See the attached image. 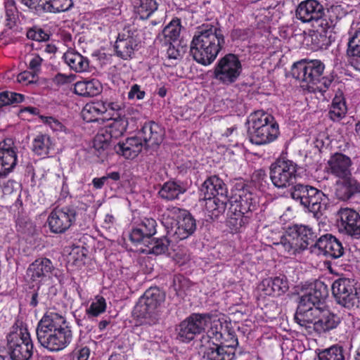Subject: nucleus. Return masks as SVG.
<instances>
[{
	"label": "nucleus",
	"mask_w": 360,
	"mask_h": 360,
	"mask_svg": "<svg viewBox=\"0 0 360 360\" xmlns=\"http://www.w3.org/2000/svg\"><path fill=\"white\" fill-rule=\"evenodd\" d=\"M65 319L54 311H47L38 323L36 333L40 345L51 352L68 347L72 340L71 330L65 326Z\"/></svg>",
	"instance_id": "1"
},
{
	"label": "nucleus",
	"mask_w": 360,
	"mask_h": 360,
	"mask_svg": "<svg viewBox=\"0 0 360 360\" xmlns=\"http://www.w3.org/2000/svg\"><path fill=\"white\" fill-rule=\"evenodd\" d=\"M225 44L222 31L214 25L200 27L191 43L190 52L193 59L203 65L214 62Z\"/></svg>",
	"instance_id": "2"
},
{
	"label": "nucleus",
	"mask_w": 360,
	"mask_h": 360,
	"mask_svg": "<svg viewBox=\"0 0 360 360\" xmlns=\"http://www.w3.org/2000/svg\"><path fill=\"white\" fill-rule=\"evenodd\" d=\"M325 66L320 60H302L295 63L292 68V76L302 83V86L309 90L316 89L326 91L332 80L323 77Z\"/></svg>",
	"instance_id": "3"
},
{
	"label": "nucleus",
	"mask_w": 360,
	"mask_h": 360,
	"mask_svg": "<svg viewBox=\"0 0 360 360\" xmlns=\"http://www.w3.org/2000/svg\"><path fill=\"white\" fill-rule=\"evenodd\" d=\"M250 141L256 145H265L278 136L279 127L274 117L262 110L251 114L248 119Z\"/></svg>",
	"instance_id": "4"
},
{
	"label": "nucleus",
	"mask_w": 360,
	"mask_h": 360,
	"mask_svg": "<svg viewBox=\"0 0 360 360\" xmlns=\"http://www.w3.org/2000/svg\"><path fill=\"white\" fill-rule=\"evenodd\" d=\"M165 214L168 217H176L174 224L169 221L164 222L167 229V235L174 241L186 239L195 232V220L186 210L171 207L167 208L164 215Z\"/></svg>",
	"instance_id": "5"
},
{
	"label": "nucleus",
	"mask_w": 360,
	"mask_h": 360,
	"mask_svg": "<svg viewBox=\"0 0 360 360\" xmlns=\"http://www.w3.org/2000/svg\"><path fill=\"white\" fill-rule=\"evenodd\" d=\"M6 339L12 359L29 360L32 356L34 345L26 326L21 323L20 326H13Z\"/></svg>",
	"instance_id": "6"
},
{
	"label": "nucleus",
	"mask_w": 360,
	"mask_h": 360,
	"mask_svg": "<svg viewBox=\"0 0 360 360\" xmlns=\"http://www.w3.org/2000/svg\"><path fill=\"white\" fill-rule=\"evenodd\" d=\"M291 196L296 201H299L316 219H319L326 209V195L321 191L313 186L296 184L291 192Z\"/></svg>",
	"instance_id": "7"
},
{
	"label": "nucleus",
	"mask_w": 360,
	"mask_h": 360,
	"mask_svg": "<svg viewBox=\"0 0 360 360\" xmlns=\"http://www.w3.org/2000/svg\"><path fill=\"white\" fill-rule=\"evenodd\" d=\"M165 301V294L157 288L148 289L135 305L133 314L149 324L154 323L160 315V307Z\"/></svg>",
	"instance_id": "8"
},
{
	"label": "nucleus",
	"mask_w": 360,
	"mask_h": 360,
	"mask_svg": "<svg viewBox=\"0 0 360 360\" xmlns=\"http://www.w3.org/2000/svg\"><path fill=\"white\" fill-rule=\"evenodd\" d=\"M242 72V65L238 58L232 53L225 55L215 64L213 78L219 84L230 85L234 83Z\"/></svg>",
	"instance_id": "9"
},
{
	"label": "nucleus",
	"mask_w": 360,
	"mask_h": 360,
	"mask_svg": "<svg viewBox=\"0 0 360 360\" xmlns=\"http://www.w3.org/2000/svg\"><path fill=\"white\" fill-rule=\"evenodd\" d=\"M211 318L209 315L193 314L176 327V338L181 342H189L197 335L204 331L208 325L211 326Z\"/></svg>",
	"instance_id": "10"
},
{
	"label": "nucleus",
	"mask_w": 360,
	"mask_h": 360,
	"mask_svg": "<svg viewBox=\"0 0 360 360\" xmlns=\"http://www.w3.org/2000/svg\"><path fill=\"white\" fill-rule=\"evenodd\" d=\"M297 174V165L289 160L278 159L270 167V179L273 184L283 188L292 184Z\"/></svg>",
	"instance_id": "11"
},
{
	"label": "nucleus",
	"mask_w": 360,
	"mask_h": 360,
	"mask_svg": "<svg viewBox=\"0 0 360 360\" xmlns=\"http://www.w3.org/2000/svg\"><path fill=\"white\" fill-rule=\"evenodd\" d=\"M355 284L354 280L347 278H340L333 282L332 292L339 304L348 309L357 307L359 297Z\"/></svg>",
	"instance_id": "12"
},
{
	"label": "nucleus",
	"mask_w": 360,
	"mask_h": 360,
	"mask_svg": "<svg viewBox=\"0 0 360 360\" xmlns=\"http://www.w3.org/2000/svg\"><path fill=\"white\" fill-rule=\"evenodd\" d=\"M140 31L133 25L126 26L119 34L115 49L117 56L124 60L132 58L140 43Z\"/></svg>",
	"instance_id": "13"
},
{
	"label": "nucleus",
	"mask_w": 360,
	"mask_h": 360,
	"mask_svg": "<svg viewBox=\"0 0 360 360\" xmlns=\"http://www.w3.org/2000/svg\"><path fill=\"white\" fill-rule=\"evenodd\" d=\"M76 209L72 206L56 207L48 217V224L51 232H65L75 221Z\"/></svg>",
	"instance_id": "14"
},
{
	"label": "nucleus",
	"mask_w": 360,
	"mask_h": 360,
	"mask_svg": "<svg viewBox=\"0 0 360 360\" xmlns=\"http://www.w3.org/2000/svg\"><path fill=\"white\" fill-rule=\"evenodd\" d=\"M157 222L151 217H143L134 222L130 232L129 239L136 244H139L150 239L156 233Z\"/></svg>",
	"instance_id": "15"
},
{
	"label": "nucleus",
	"mask_w": 360,
	"mask_h": 360,
	"mask_svg": "<svg viewBox=\"0 0 360 360\" xmlns=\"http://www.w3.org/2000/svg\"><path fill=\"white\" fill-rule=\"evenodd\" d=\"M337 216L339 219V226L346 233L356 238H360V214L355 210L345 207L340 208Z\"/></svg>",
	"instance_id": "16"
},
{
	"label": "nucleus",
	"mask_w": 360,
	"mask_h": 360,
	"mask_svg": "<svg viewBox=\"0 0 360 360\" xmlns=\"http://www.w3.org/2000/svg\"><path fill=\"white\" fill-rule=\"evenodd\" d=\"M352 161L345 154L336 153L327 162L326 172L336 178L341 179L352 176Z\"/></svg>",
	"instance_id": "17"
},
{
	"label": "nucleus",
	"mask_w": 360,
	"mask_h": 360,
	"mask_svg": "<svg viewBox=\"0 0 360 360\" xmlns=\"http://www.w3.org/2000/svg\"><path fill=\"white\" fill-rule=\"evenodd\" d=\"M318 254L331 259H338L344 254L342 243L331 234L321 236L315 243Z\"/></svg>",
	"instance_id": "18"
},
{
	"label": "nucleus",
	"mask_w": 360,
	"mask_h": 360,
	"mask_svg": "<svg viewBox=\"0 0 360 360\" xmlns=\"http://www.w3.org/2000/svg\"><path fill=\"white\" fill-rule=\"evenodd\" d=\"M57 269L51 259L46 257H40L30 264L27 274L33 281H41L45 278H51L56 276Z\"/></svg>",
	"instance_id": "19"
},
{
	"label": "nucleus",
	"mask_w": 360,
	"mask_h": 360,
	"mask_svg": "<svg viewBox=\"0 0 360 360\" xmlns=\"http://www.w3.org/2000/svg\"><path fill=\"white\" fill-rule=\"evenodd\" d=\"M17 155L12 139L0 142V176H7L15 167Z\"/></svg>",
	"instance_id": "20"
},
{
	"label": "nucleus",
	"mask_w": 360,
	"mask_h": 360,
	"mask_svg": "<svg viewBox=\"0 0 360 360\" xmlns=\"http://www.w3.org/2000/svg\"><path fill=\"white\" fill-rule=\"evenodd\" d=\"M230 205L234 211L239 210L241 213L248 214L256 207L257 200L248 187L241 186L231 197Z\"/></svg>",
	"instance_id": "21"
},
{
	"label": "nucleus",
	"mask_w": 360,
	"mask_h": 360,
	"mask_svg": "<svg viewBox=\"0 0 360 360\" xmlns=\"http://www.w3.org/2000/svg\"><path fill=\"white\" fill-rule=\"evenodd\" d=\"M230 339H238L234 331L224 327L223 323L219 319L212 321L211 326L200 338L202 344H207L211 342H219Z\"/></svg>",
	"instance_id": "22"
},
{
	"label": "nucleus",
	"mask_w": 360,
	"mask_h": 360,
	"mask_svg": "<svg viewBox=\"0 0 360 360\" xmlns=\"http://www.w3.org/2000/svg\"><path fill=\"white\" fill-rule=\"evenodd\" d=\"M359 193L360 183L352 176L339 179L335 182V195L340 200L347 201Z\"/></svg>",
	"instance_id": "23"
},
{
	"label": "nucleus",
	"mask_w": 360,
	"mask_h": 360,
	"mask_svg": "<svg viewBox=\"0 0 360 360\" xmlns=\"http://www.w3.org/2000/svg\"><path fill=\"white\" fill-rule=\"evenodd\" d=\"M227 193L226 185L215 175L207 178L200 189V195L202 200L226 195Z\"/></svg>",
	"instance_id": "24"
},
{
	"label": "nucleus",
	"mask_w": 360,
	"mask_h": 360,
	"mask_svg": "<svg viewBox=\"0 0 360 360\" xmlns=\"http://www.w3.org/2000/svg\"><path fill=\"white\" fill-rule=\"evenodd\" d=\"M164 136L163 129L157 123L150 122L146 123L139 133V138L144 142L147 148H153L159 146Z\"/></svg>",
	"instance_id": "25"
},
{
	"label": "nucleus",
	"mask_w": 360,
	"mask_h": 360,
	"mask_svg": "<svg viewBox=\"0 0 360 360\" xmlns=\"http://www.w3.org/2000/svg\"><path fill=\"white\" fill-rule=\"evenodd\" d=\"M200 347L202 356L207 360H234L236 356L232 352V349L225 348L216 341L207 344L200 342Z\"/></svg>",
	"instance_id": "26"
},
{
	"label": "nucleus",
	"mask_w": 360,
	"mask_h": 360,
	"mask_svg": "<svg viewBox=\"0 0 360 360\" xmlns=\"http://www.w3.org/2000/svg\"><path fill=\"white\" fill-rule=\"evenodd\" d=\"M323 8V6L316 0L303 1L297 6L295 15L302 22L311 23L316 16H320Z\"/></svg>",
	"instance_id": "27"
},
{
	"label": "nucleus",
	"mask_w": 360,
	"mask_h": 360,
	"mask_svg": "<svg viewBox=\"0 0 360 360\" xmlns=\"http://www.w3.org/2000/svg\"><path fill=\"white\" fill-rule=\"evenodd\" d=\"M143 146V143L141 141V139H139V136H133L127 139L122 143H117L114 146V150L126 159H133L139 154Z\"/></svg>",
	"instance_id": "28"
},
{
	"label": "nucleus",
	"mask_w": 360,
	"mask_h": 360,
	"mask_svg": "<svg viewBox=\"0 0 360 360\" xmlns=\"http://www.w3.org/2000/svg\"><path fill=\"white\" fill-rule=\"evenodd\" d=\"M340 323V317L328 309H319L314 330L319 333H326L335 328Z\"/></svg>",
	"instance_id": "29"
},
{
	"label": "nucleus",
	"mask_w": 360,
	"mask_h": 360,
	"mask_svg": "<svg viewBox=\"0 0 360 360\" xmlns=\"http://www.w3.org/2000/svg\"><path fill=\"white\" fill-rule=\"evenodd\" d=\"M320 307H311L307 304L300 303L295 314V321L300 326L306 328H311L316 322Z\"/></svg>",
	"instance_id": "30"
},
{
	"label": "nucleus",
	"mask_w": 360,
	"mask_h": 360,
	"mask_svg": "<svg viewBox=\"0 0 360 360\" xmlns=\"http://www.w3.org/2000/svg\"><path fill=\"white\" fill-rule=\"evenodd\" d=\"M347 55L349 63L360 71V28L351 30L349 32Z\"/></svg>",
	"instance_id": "31"
},
{
	"label": "nucleus",
	"mask_w": 360,
	"mask_h": 360,
	"mask_svg": "<svg viewBox=\"0 0 360 360\" xmlns=\"http://www.w3.org/2000/svg\"><path fill=\"white\" fill-rule=\"evenodd\" d=\"M63 60L69 68L75 72H84L89 69V58L74 49H68L64 53Z\"/></svg>",
	"instance_id": "32"
},
{
	"label": "nucleus",
	"mask_w": 360,
	"mask_h": 360,
	"mask_svg": "<svg viewBox=\"0 0 360 360\" xmlns=\"http://www.w3.org/2000/svg\"><path fill=\"white\" fill-rule=\"evenodd\" d=\"M273 245L275 250L285 257L295 255L302 250V248L303 247V245L298 243L297 239L292 236L290 230L280 238L279 241L274 242Z\"/></svg>",
	"instance_id": "33"
},
{
	"label": "nucleus",
	"mask_w": 360,
	"mask_h": 360,
	"mask_svg": "<svg viewBox=\"0 0 360 360\" xmlns=\"http://www.w3.org/2000/svg\"><path fill=\"white\" fill-rule=\"evenodd\" d=\"M327 296V286L322 282H317L314 288H311L307 293L302 295L300 303L316 307L324 301Z\"/></svg>",
	"instance_id": "34"
},
{
	"label": "nucleus",
	"mask_w": 360,
	"mask_h": 360,
	"mask_svg": "<svg viewBox=\"0 0 360 360\" xmlns=\"http://www.w3.org/2000/svg\"><path fill=\"white\" fill-rule=\"evenodd\" d=\"M181 29V21L179 18L173 19L165 26L162 32L158 34L156 41L162 45L167 46L168 44L175 41L180 35Z\"/></svg>",
	"instance_id": "35"
},
{
	"label": "nucleus",
	"mask_w": 360,
	"mask_h": 360,
	"mask_svg": "<svg viewBox=\"0 0 360 360\" xmlns=\"http://www.w3.org/2000/svg\"><path fill=\"white\" fill-rule=\"evenodd\" d=\"M340 8L336 7H332L330 10L328 11V15H326L324 13V9H322L321 11L320 16H316V18L311 23V26L317 30V32H326L328 29L335 27L338 18H334L333 14H335L338 12Z\"/></svg>",
	"instance_id": "36"
},
{
	"label": "nucleus",
	"mask_w": 360,
	"mask_h": 360,
	"mask_svg": "<svg viewBox=\"0 0 360 360\" xmlns=\"http://www.w3.org/2000/svg\"><path fill=\"white\" fill-rule=\"evenodd\" d=\"M75 93L84 97H91L98 95L102 91V85L98 79L82 80L75 84Z\"/></svg>",
	"instance_id": "37"
},
{
	"label": "nucleus",
	"mask_w": 360,
	"mask_h": 360,
	"mask_svg": "<svg viewBox=\"0 0 360 360\" xmlns=\"http://www.w3.org/2000/svg\"><path fill=\"white\" fill-rule=\"evenodd\" d=\"M347 112V107L345 98L342 92L336 93L332 100L329 111L328 117L333 122H338L343 119Z\"/></svg>",
	"instance_id": "38"
},
{
	"label": "nucleus",
	"mask_w": 360,
	"mask_h": 360,
	"mask_svg": "<svg viewBox=\"0 0 360 360\" xmlns=\"http://www.w3.org/2000/svg\"><path fill=\"white\" fill-rule=\"evenodd\" d=\"M292 236L297 239L300 244L303 245L302 250L314 243L316 238V233L311 227L305 225H294L289 229Z\"/></svg>",
	"instance_id": "39"
},
{
	"label": "nucleus",
	"mask_w": 360,
	"mask_h": 360,
	"mask_svg": "<svg viewBox=\"0 0 360 360\" xmlns=\"http://www.w3.org/2000/svg\"><path fill=\"white\" fill-rule=\"evenodd\" d=\"M186 191V188L180 183L169 181L162 186L158 194L164 200H174L178 199Z\"/></svg>",
	"instance_id": "40"
},
{
	"label": "nucleus",
	"mask_w": 360,
	"mask_h": 360,
	"mask_svg": "<svg viewBox=\"0 0 360 360\" xmlns=\"http://www.w3.org/2000/svg\"><path fill=\"white\" fill-rule=\"evenodd\" d=\"M54 143L51 138L44 134H37L32 143V151L37 155L46 156L53 149Z\"/></svg>",
	"instance_id": "41"
},
{
	"label": "nucleus",
	"mask_w": 360,
	"mask_h": 360,
	"mask_svg": "<svg viewBox=\"0 0 360 360\" xmlns=\"http://www.w3.org/2000/svg\"><path fill=\"white\" fill-rule=\"evenodd\" d=\"M205 209L212 218H217L221 214L224 213L229 199L226 195L218 198L205 199Z\"/></svg>",
	"instance_id": "42"
},
{
	"label": "nucleus",
	"mask_w": 360,
	"mask_h": 360,
	"mask_svg": "<svg viewBox=\"0 0 360 360\" xmlns=\"http://www.w3.org/2000/svg\"><path fill=\"white\" fill-rule=\"evenodd\" d=\"M106 113V109L101 101L86 103L82 110V117L86 122L98 120V117Z\"/></svg>",
	"instance_id": "43"
},
{
	"label": "nucleus",
	"mask_w": 360,
	"mask_h": 360,
	"mask_svg": "<svg viewBox=\"0 0 360 360\" xmlns=\"http://www.w3.org/2000/svg\"><path fill=\"white\" fill-rule=\"evenodd\" d=\"M240 211H234L230 205L228 212L227 226L233 232H238L248 223V217Z\"/></svg>",
	"instance_id": "44"
},
{
	"label": "nucleus",
	"mask_w": 360,
	"mask_h": 360,
	"mask_svg": "<svg viewBox=\"0 0 360 360\" xmlns=\"http://www.w3.org/2000/svg\"><path fill=\"white\" fill-rule=\"evenodd\" d=\"M135 13L142 20L148 18L158 9L155 0H135L134 1Z\"/></svg>",
	"instance_id": "45"
},
{
	"label": "nucleus",
	"mask_w": 360,
	"mask_h": 360,
	"mask_svg": "<svg viewBox=\"0 0 360 360\" xmlns=\"http://www.w3.org/2000/svg\"><path fill=\"white\" fill-rule=\"evenodd\" d=\"M128 126V121L124 117H118L112 119L111 122L104 128L107 129L112 137L116 140L121 137L126 131Z\"/></svg>",
	"instance_id": "46"
},
{
	"label": "nucleus",
	"mask_w": 360,
	"mask_h": 360,
	"mask_svg": "<svg viewBox=\"0 0 360 360\" xmlns=\"http://www.w3.org/2000/svg\"><path fill=\"white\" fill-rule=\"evenodd\" d=\"M73 6L72 0H44V12L60 13L69 10Z\"/></svg>",
	"instance_id": "47"
},
{
	"label": "nucleus",
	"mask_w": 360,
	"mask_h": 360,
	"mask_svg": "<svg viewBox=\"0 0 360 360\" xmlns=\"http://www.w3.org/2000/svg\"><path fill=\"white\" fill-rule=\"evenodd\" d=\"M319 360H348L349 356L341 346H332L321 352L319 355Z\"/></svg>",
	"instance_id": "48"
},
{
	"label": "nucleus",
	"mask_w": 360,
	"mask_h": 360,
	"mask_svg": "<svg viewBox=\"0 0 360 360\" xmlns=\"http://www.w3.org/2000/svg\"><path fill=\"white\" fill-rule=\"evenodd\" d=\"M148 243V249L143 250V252L156 255L165 253L168 250L169 245V241L167 238H153Z\"/></svg>",
	"instance_id": "49"
},
{
	"label": "nucleus",
	"mask_w": 360,
	"mask_h": 360,
	"mask_svg": "<svg viewBox=\"0 0 360 360\" xmlns=\"http://www.w3.org/2000/svg\"><path fill=\"white\" fill-rule=\"evenodd\" d=\"M106 309V302L102 296H96L86 309L89 317H96L103 313Z\"/></svg>",
	"instance_id": "50"
},
{
	"label": "nucleus",
	"mask_w": 360,
	"mask_h": 360,
	"mask_svg": "<svg viewBox=\"0 0 360 360\" xmlns=\"http://www.w3.org/2000/svg\"><path fill=\"white\" fill-rule=\"evenodd\" d=\"M39 119L46 127H49L53 132H66L65 126L58 119L52 116L40 115Z\"/></svg>",
	"instance_id": "51"
},
{
	"label": "nucleus",
	"mask_w": 360,
	"mask_h": 360,
	"mask_svg": "<svg viewBox=\"0 0 360 360\" xmlns=\"http://www.w3.org/2000/svg\"><path fill=\"white\" fill-rule=\"evenodd\" d=\"M7 26L12 27L15 22L17 8L14 0H5L4 1Z\"/></svg>",
	"instance_id": "52"
},
{
	"label": "nucleus",
	"mask_w": 360,
	"mask_h": 360,
	"mask_svg": "<svg viewBox=\"0 0 360 360\" xmlns=\"http://www.w3.org/2000/svg\"><path fill=\"white\" fill-rule=\"evenodd\" d=\"M270 278L275 296H279L288 290V281L284 276H276L274 278Z\"/></svg>",
	"instance_id": "53"
},
{
	"label": "nucleus",
	"mask_w": 360,
	"mask_h": 360,
	"mask_svg": "<svg viewBox=\"0 0 360 360\" xmlns=\"http://www.w3.org/2000/svg\"><path fill=\"white\" fill-rule=\"evenodd\" d=\"M28 39L36 41H47L49 39V34L41 28L34 27L30 29L27 32Z\"/></svg>",
	"instance_id": "54"
},
{
	"label": "nucleus",
	"mask_w": 360,
	"mask_h": 360,
	"mask_svg": "<svg viewBox=\"0 0 360 360\" xmlns=\"http://www.w3.org/2000/svg\"><path fill=\"white\" fill-rule=\"evenodd\" d=\"M115 145V144L103 142L101 141V139H94L93 141V147L97 152L98 156H104L108 154L112 148L114 149Z\"/></svg>",
	"instance_id": "55"
},
{
	"label": "nucleus",
	"mask_w": 360,
	"mask_h": 360,
	"mask_svg": "<svg viewBox=\"0 0 360 360\" xmlns=\"http://www.w3.org/2000/svg\"><path fill=\"white\" fill-rule=\"evenodd\" d=\"M101 102L103 103L106 109V112H108L109 115H111V112H118L124 108L123 103L118 101L105 99L101 101Z\"/></svg>",
	"instance_id": "56"
},
{
	"label": "nucleus",
	"mask_w": 360,
	"mask_h": 360,
	"mask_svg": "<svg viewBox=\"0 0 360 360\" xmlns=\"http://www.w3.org/2000/svg\"><path fill=\"white\" fill-rule=\"evenodd\" d=\"M37 80V73L33 71H24L20 73L17 77V81L23 84L27 85L35 83Z\"/></svg>",
	"instance_id": "57"
},
{
	"label": "nucleus",
	"mask_w": 360,
	"mask_h": 360,
	"mask_svg": "<svg viewBox=\"0 0 360 360\" xmlns=\"http://www.w3.org/2000/svg\"><path fill=\"white\" fill-rule=\"evenodd\" d=\"M90 352V349L87 347L76 348L70 354V360H88Z\"/></svg>",
	"instance_id": "58"
},
{
	"label": "nucleus",
	"mask_w": 360,
	"mask_h": 360,
	"mask_svg": "<svg viewBox=\"0 0 360 360\" xmlns=\"http://www.w3.org/2000/svg\"><path fill=\"white\" fill-rule=\"evenodd\" d=\"M258 291L259 296H275L273 288L271 287V278H268L264 279L258 286Z\"/></svg>",
	"instance_id": "59"
},
{
	"label": "nucleus",
	"mask_w": 360,
	"mask_h": 360,
	"mask_svg": "<svg viewBox=\"0 0 360 360\" xmlns=\"http://www.w3.org/2000/svg\"><path fill=\"white\" fill-rule=\"evenodd\" d=\"M145 96L146 92L141 90V86L137 84H133L128 92V98L129 100L134 98L137 100H142L144 98Z\"/></svg>",
	"instance_id": "60"
},
{
	"label": "nucleus",
	"mask_w": 360,
	"mask_h": 360,
	"mask_svg": "<svg viewBox=\"0 0 360 360\" xmlns=\"http://www.w3.org/2000/svg\"><path fill=\"white\" fill-rule=\"evenodd\" d=\"M43 1L44 0H21L22 4L38 13L44 12Z\"/></svg>",
	"instance_id": "61"
},
{
	"label": "nucleus",
	"mask_w": 360,
	"mask_h": 360,
	"mask_svg": "<svg viewBox=\"0 0 360 360\" xmlns=\"http://www.w3.org/2000/svg\"><path fill=\"white\" fill-rule=\"evenodd\" d=\"M94 139H101L103 142L115 144V139L104 127L99 129Z\"/></svg>",
	"instance_id": "62"
},
{
	"label": "nucleus",
	"mask_w": 360,
	"mask_h": 360,
	"mask_svg": "<svg viewBox=\"0 0 360 360\" xmlns=\"http://www.w3.org/2000/svg\"><path fill=\"white\" fill-rule=\"evenodd\" d=\"M42 60V58L39 56L34 55L29 63V68L30 70L37 74L40 70Z\"/></svg>",
	"instance_id": "63"
},
{
	"label": "nucleus",
	"mask_w": 360,
	"mask_h": 360,
	"mask_svg": "<svg viewBox=\"0 0 360 360\" xmlns=\"http://www.w3.org/2000/svg\"><path fill=\"white\" fill-rule=\"evenodd\" d=\"M169 47L167 50V55L169 59H177L181 57L180 51L172 44V42L168 44Z\"/></svg>",
	"instance_id": "64"
}]
</instances>
